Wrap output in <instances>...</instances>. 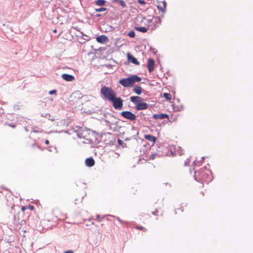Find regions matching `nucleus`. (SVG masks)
<instances>
[{"label":"nucleus","instance_id":"nucleus-1","mask_svg":"<svg viewBox=\"0 0 253 253\" xmlns=\"http://www.w3.org/2000/svg\"><path fill=\"white\" fill-rule=\"evenodd\" d=\"M195 178L197 181L208 183L212 180L211 172L209 169L203 168L198 171H195Z\"/></svg>","mask_w":253,"mask_h":253},{"label":"nucleus","instance_id":"nucleus-2","mask_svg":"<svg viewBox=\"0 0 253 253\" xmlns=\"http://www.w3.org/2000/svg\"><path fill=\"white\" fill-rule=\"evenodd\" d=\"M141 80V78L136 75L131 76L127 78L121 79L119 83L123 86L128 87L134 85L135 83L139 82Z\"/></svg>","mask_w":253,"mask_h":253},{"label":"nucleus","instance_id":"nucleus-3","mask_svg":"<svg viewBox=\"0 0 253 253\" xmlns=\"http://www.w3.org/2000/svg\"><path fill=\"white\" fill-rule=\"evenodd\" d=\"M100 93L105 99L110 101L116 96V92L111 87L106 86L101 87Z\"/></svg>","mask_w":253,"mask_h":253},{"label":"nucleus","instance_id":"nucleus-4","mask_svg":"<svg viewBox=\"0 0 253 253\" xmlns=\"http://www.w3.org/2000/svg\"><path fill=\"white\" fill-rule=\"evenodd\" d=\"M161 19L159 17H156L152 19L146 20L145 24L147 25L149 30H155L160 24Z\"/></svg>","mask_w":253,"mask_h":253},{"label":"nucleus","instance_id":"nucleus-5","mask_svg":"<svg viewBox=\"0 0 253 253\" xmlns=\"http://www.w3.org/2000/svg\"><path fill=\"white\" fill-rule=\"evenodd\" d=\"M111 102H112L114 108L115 109L121 110L123 106V100L120 97H115L112 99Z\"/></svg>","mask_w":253,"mask_h":253},{"label":"nucleus","instance_id":"nucleus-6","mask_svg":"<svg viewBox=\"0 0 253 253\" xmlns=\"http://www.w3.org/2000/svg\"><path fill=\"white\" fill-rule=\"evenodd\" d=\"M121 114L125 119L132 121L136 119L135 115L130 111H123Z\"/></svg>","mask_w":253,"mask_h":253},{"label":"nucleus","instance_id":"nucleus-7","mask_svg":"<svg viewBox=\"0 0 253 253\" xmlns=\"http://www.w3.org/2000/svg\"><path fill=\"white\" fill-rule=\"evenodd\" d=\"M167 3L166 1H159L158 2L157 7L163 13L165 12L166 9Z\"/></svg>","mask_w":253,"mask_h":253},{"label":"nucleus","instance_id":"nucleus-8","mask_svg":"<svg viewBox=\"0 0 253 253\" xmlns=\"http://www.w3.org/2000/svg\"><path fill=\"white\" fill-rule=\"evenodd\" d=\"M148 70L149 73H151L154 69L155 61L152 58H149L147 64Z\"/></svg>","mask_w":253,"mask_h":253},{"label":"nucleus","instance_id":"nucleus-9","mask_svg":"<svg viewBox=\"0 0 253 253\" xmlns=\"http://www.w3.org/2000/svg\"><path fill=\"white\" fill-rule=\"evenodd\" d=\"M96 41L101 43H107L108 41V37L105 35H101L96 38Z\"/></svg>","mask_w":253,"mask_h":253},{"label":"nucleus","instance_id":"nucleus-10","mask_svg":"<svg viewBox=\"0 0 253 253\" xmlns=\"http://www.w3.org/2000/svg\"><path fill=\"white\" fill-rule=\"evenodd\" d=\"M127 57L128 61L136 65H139V62L137 61V59L133 57L130 53L127 54Z\"/></svg>","mask_w":253,"mask_h":253},{"label":"nucleus","instance_id":"nucleus-11","mask_svg":"<svg viewBox=\"0 0 253 253\" xmlns=\"http://www.w3.org/2000/svg\"><path fill=\"white\" fill-rule=\"evenodd\" d=\"M61 77L63 79L67 82H72L75 80L74 76L67 74H62Z\"/></svg>","mask_w":253,"mask_h":253},{"label":"nucleus","instance_id":"nucleus-12","mask_svg":"<svg viewBox=\"0 0 253 253\" xmlns=\"http://www.w3.org/2000/svg\"><path fill=\"white\" fill-rule=\"evenodd\" d=\"M130 99L132 102L137 105L138 104L140 103L143 100V99L139 96H133L130 97Z\"/></svg>","mask_w":253,"mask_h":253},{"label":"nucleus","instance_id":"nucleus-13","mask_svg":"<svg viewBox=\"0 0 253 253\" xmlns=\"http://www.w3.org/2000/svg\"><path fill=\"white\" fill-rule=\"evenodd\" d=\"M148 107V105L147 103L145 102H141L140 103L138 104L136 106V109L137 110H142L147 109Z\"/></svg>","mask_w":253,"mask_h":253},{"label":"nucleus","instance_id":"nucleus-14","mask_svg":"<svg viewBox=\"0 0 253 253\" xmlns=\"http://www.w3.org/2000/svg\"><path fill=\"white\" fill-rule=\"evenodd\" d=\"M153 118L155 119L162 120L168 118L169 116L166 114H156L153 115Z\"/></svg>","mask_w":253,"mask_h":253},{"label":"nucleus","instance_id":"nucleus-15","mask_svg":"<svg viewBox=\"0 0 253 253\" xmlns=\"http://www.w3.org/2000/svg\"><path fill=\"white\" fill-rule=\"evenodd\" d=\"M85 165L89 167H92L95 164V161L92 158H88L85 160Z\"/></svg>","mask_w":253,"mask_h":253},{"label":"nucleus","instance_id":"nucleus-16","mask_svg":"<svg viewBox=\"0 0 253 253\" xmlns=\"http://www.w3.org/2000/svg\"><path fill=\"white\" fill-rule=\"evenodd\" d=\"M144 137L146 139H147L151 142H153V143H154L156 140V137L154 136L150 135V134H146L144 135Z\"/></svg>","mask_w":253,"mask_h":253},{"label":"nucleus","instance_id":"nucleus-17","mask_svg":"<svg viewBox=\"0 0 253 253\" xmlns=\"http://www.w3.org/2000/svg\"><path fill=\"white\" fill-rule=\"evenodd\" d=\"M133 91L137 94L140 95L142 92L143 89L140 86H136L133 88Z\"/></svg>","mask_w":253,"mask_h":253},{"label":"nucleus","instance_id":"nucleus-18","mask_svg":"<svg viewBox=\"0 0 253 253\" xmlns=\"http://www.w3.org/2000/svg\"><path fill=\"white\" fill-rule=\"evenodd\" d=\"M134 29L138 31L141 32L142 33H146L149 30L148 27H135Z\"/></svg>","mask_w":253,"mask_h":253},{"label":"nucleus","instance_id":"nucleus-19","mask_svg":"<svg viewBox=\"0 0 253 253\" xmlns=\"http://www.w3.org/2000/svg\"><path fill=\"white\" fill-rule=\"evenodd\" d=\"M7 205L8 206L11 207L12 209L14 206L13 199L12 197H9V199H7Z\"/></svg>","mask_w":253,"mask_h":253},{"label":"nucleus","instance_id":"nucleus-20","mask_svg":"<svg viewBox=\"0 0 253 253\" xmlns=\"http://www.w3.org/2000/svg\"><path fill=\"white\" fill-rule=\"evenodd\" d=\"M114 2H116L121 5L123 8L126 7V4L124 0H112Z\"/></svg>","mask_w":253,"mask_h":253},{"label":"nucleus","instance_id":"nucleus-21","mask_svg":"<svg viewBox=\"0 0 253 253\" xmlns=\"http://www.w3.org/2000/svg\"><path fill=\"white\" fill-rule=\"evenodd\" d=\"M105 0H97L95 1V3L98 6H103L105 4Z\"/></svg>","mask_w":253,"mask_h":253},{"label":"nucleus","instance_id":"nucleus-22","mask_svg":"<svg viewBox=\"0 0 253 253\" xmlns=\"http://www.w3.org/2000/svg\"><path fill=\"white\" fill-rule=\"evenodd\" d=\"M26 209H29L30 210L32 211L34 209V207L32 205H28V206H23L21 208V210L23 212H24Z\"/></svg>","mask_w":253,"mask_h":253},{"label":"nucleus","instance_id":"nucleus-23","mask_svg":"<svg viewBox=\"0 0 253 253\" xmlns=\"http://www.w3.org/2000/svg\"><path fill=\"white\" fill-rule=\"evenodd\" d=\"M163 96L168 101H170L171 99V95L170 93H164Z\"/></svg>","mask_w":253,"mask_h":253},{"label":"nucleus","instance_id":"nucleus-24","mask_svg":"<svg viewBox=\"0 0 253 253\" xmlns=\"http://www.w3.org/2000/svg\"><path fill=\"white\" fill-rule=\"evenodd\" d=\"M183 211V207H178L177 208L175 211V213L176 214H180V213L182 212Z\"/></svg>","mask_w":253,"mask_h":253},{"label":"nucleus","instance_id":"nucleus-25","mask_svg":"<svg viewBox=\"0 0 253 253\" xmlns=\"http://www.w3.org/2000/svg\"><path fill=\"white\" fill-rule=\"evenodd\" d=\"M128 36L130 38H134L135 36V32L133 31H131L128 33Z\"/></svg>","mask_w":253,"mask_h":253},{"label":"nucleus","instance_id":"nucleus-26","mask_svg":"<svg viewBox=\"0 0 253 253\" xmlns=\"http://www.w3.org/2000/svg\"><path fill=\"white\" fill-rule=\"evenodd\" d=\"M106 10H107V8H105V7H101V8H99L95 9V10L97 12L104 11H106Z\"/></svg>","mask_w":253,"mask_h":253},{"label":"nucleus","instance_id":"nucleus-27","mask_svg":"<svg viewBox=\"0 0 253 253\" xmlns=\"http://www.w3.org/2000/svg\"><path fill=\"white\" fill-rule=\"evenodd\" d=\"M157 155V153L152 154L149 159H147V160H154L156 156Z\"/></svg>","mask_w":253,"mask_h":253},{"label":"nucleus","instance_id":"nucleus-28","mask_svg":"<svg viewBox=\"0 0 253 253\" xmlns=\"http://www.w3.org/2000/svg\"><path fill=\"white\" fill-rule=\"evenodd\" d=\"M136 228L139 230L143 231L144 232L147 231V229L142 226H137Z\"/></svg>","mask_w":253,"mask_h":253},{"label":"nucleus","instance_id":"nucleus-29","mask_svg":"<svg viewBox=\"0 0 253 253\" xmlns=\"http://www.w3.org/2000/svg\"><path fill=\"white\" fill-rule=\"evenodd\" d=\"M102 219V217H101V216L99 214H97L96 215V220H97L98 221H101Z\"/></svg>","mask_w":253,"mask_h":253},{"label":"nucleus","instance_id":"nucleus-30","mask_svg":"<svg viewBox=\"0 0 253 253\" xmlns=\"http://www.w3.org/2000/svg\"><path fill=\"white\" fill-rule=\"evenodd\" d=\"M138 2L141 4H144L146 3L143 0H138Z\"/></svg>","mask_w":253,"mask_h":253},{"label":"nucleus","instance_id":"nucleus-31","mask_svg":"<svg viewBox=\"0 0 253 253\" xmlns=\"http://www.w3.org/2000/svg\"><path fill=\"white\" fill-rule=\"evenodd\" d=\"M56 92V90H51L49 92V94H53L54 93H55Z\"/></svg>","mask_w":253,"mask_h":253},{"label":"nucleus","instance_id":"nucleus-32","mask_svg":"<svg viewBox=\"0 0 253 253\" xmlns=\"http://www.w3.org/2000/svg\"><path fill=\"white\" fill-rule=\"evenodd\" d=\"M117 219L122 223H125V221L121 220L119 217H117Z\"/></svg>","mask_w":253,"mask_h":253},{"label":"nucleus","instance_id":"nucleus-33","mask_svg":"<svg viewBox=\"0 0 253 253\" xmlns=\"http://www.w3.org/2000/svg\"><path fill=\"white\" fill-rule=\"evenodd\" d=\"M65 253H74L71 251H68L65 252Z\"/></svg>","mask_w":253,"mask_h":253},{"label":"nucleus","instance_id":"nucleus-34","mask_svg":"<svg viewBox=\"0 0 253 253\" xmlns=\"http://www.w3.org/2000/svg\"><path fill=\"white\" fill-rule=\"evenodd\" d=\"M45 143L46 144H48L49 142L48 140H46L45 141Z\"/></svg>","mask_w":253,"mask_h":253},{"label":"nucleus","instance_id":"nucleus-35","mask_svg":"<svg viewBox=\"0 0 253 253\" xmlns=\"http://www.w3.org/2000/svg\"><path fill=\"white\" fill-rule=\"evenodd\" d=\"M9 126L12 127H15V126H13V125H9Z\"/></svg>","mask_w":253,"mask_h":253},{"label":"nucleus","instance_id":"nucleus-36","mask_svg":"<svg viewBox=\"0 0 253 253\" xmlns=\"http://www.w3.org/2000/svg\"><path fill=\"white\" fill-rule=\"evenodd\" d=\"M53 32H54V33H56V32H57L56 30V29L54 30H53Z\"/></svg>","mask_w":253,"mask_h":253},{"label":"nucleus","instance_id":"nucleus-37","mask_svg":"<svg viewBox=\"0 0 253 253\" xmlns=\"http://www.w3.org/2000/svg\"><path fill=\"white\" fill-rule=\"evenodd\" d=\"M188 165V163H185V166H187V165Z\"/></svg>","mask_w":253,"mask_h":253},{"label":"nucleus","instance_id":"nucleus-38","mask_svg":"<svg viewBox=\"0 0 253 253\" xmlns=\"http://www.w3.org/2000/svg\"><path fill=\"white\" fill-rule=\"evenodd\" d=\"M118 141H119V143H121V141L120 139H119Z\"/></svg>","mask_w":253,"mask_h":253},{"label":"nucleus","instance_id":"nucleus-39","mask_svg":"<svg viewBox=\"0 0 253 253\" xmlns=\"http://www.w3.org/2000/svg\"><path fill=\"white\" fill-rule=\"evenodd\" d=\"M100 16V15H99V14H97V16Z\"/></svg>","mask_w":253,"mask_h":253}]
</instances>
